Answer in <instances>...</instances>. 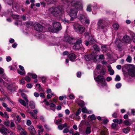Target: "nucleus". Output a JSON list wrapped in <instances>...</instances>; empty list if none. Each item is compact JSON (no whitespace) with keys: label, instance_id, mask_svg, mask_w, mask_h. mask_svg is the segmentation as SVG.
<instances>
[{"label":"nucleus","instance_id":"1","mask_svg":"<svg viewBox=\"0 0 135 135\" xmlns=\"http://www.w3.org/2000/svg\"><path fill=\"white\" fill-rule=\"evenodd\" d=\"M65 1V4L59 5L56 7H52L49 8L46 10V13L48 15H52L55 17H58L61 15L62 13L63 9L66 8V5H68L66 11L70 17V20L73 21L77 18V14L78 10L83 8L81 3L75 0H73L69 4L67 2V0H62Z\"/></svg>","mask_w":135,"mask_h":135},{"label":"nucleus","instance_id":"2","mask_svg":"<svg viewBox=\"0 0 135 135\" xmlns=\"http://www.w3.org/2000/svg\"><path fill=\"white\" fill-rule=\"evenodd\" d=\"M73 27L75 31L78 33L81 34L85 32V27L79 23H75Z\"/></svg>","mask_w":135,"mask_h":135},{"label":"nucleus","instance_id":"3","mask_svg":"<svg viewBox=\"0 0 135 135\" xmlns=\"http://www.w3.org/2000/svg\"><path fill=\"white\" fill-rule=\"evenodd\" d=\"M95 79L98 82L97 85L99 86H104L106 85V83L105 82V79L104 76L98 75Z\"/></svg>","mask_w":135,"mask_h":135},{"label":"nucleus","instance_id":"4","mask_svg":"<svg viewBox=\"0 0 135 135\" xmlns=\"http://www.w3.org/2000/svg\"><path fill=\"white\" fill-rule=\"evenodd\" d=\"M53 25L54 29H51L50 27L49 28V30L51 31L55 32V31H59L62 28L60 24L58 22L55 21L54 22Z\"/></svg>","mask_w":135,"mask_h":135},{"label":"nucleus","instance_id":"5","mask_svg":"<svg viewBox=\"0 0 135 135\" xmlns=\"http://www.w3.org/2000/svg\"><path fill=\"white\" fill-rule=\"evenodd\" d=\"M98 56L95 55L94 54L86 55L85 56V59L87 61H90L91 60H94L96 62L98 61L97 59Z\"/></svg>","mask_w":135,"mask_h":135},{"label":"nucleus","instance_id":"6","mask_svg":"<svg viewBox=\"0 0 135 135\" xmlns=\"http://www.w3.org/2000/svg\"><path fill=\"white\" fill-rule=\"evenodd\" d=\"M82 41L81 40H78L76 41V43L73 46V49L75 50H79L80 49L84 50V48L83 47L81 44Z\"/></svg>","mask_w":135,"mask_h":135},{"label":"nucleus","instance_id":"7","mask_svg":"<svg viewBox=\"0 0 135 135\" xmlns=\"http://www.w3.org/2000/svg\"><path fill=\"white\" fill-rule=\"evenodd\" d=\"M101 49L102 51L108 54H110L112 51L110 50V48L109 46L105 45H102L101 46Z\"/></svg>","mask_w":135,"mask_h":135},{"label":"nucleus","instance_id":"8","mask_svg":"<svg viewBox=\"0 0 135 135\" xmlns=\"http://www.w3.org/2000/svg\"><path fill=\"white\" fill-rule=\"evenodd\" d=\"M129 75L131 76H135V66L132 65L129 66V69L128 71Z\"/></svg>","mask_w":135,"mask_h":135},{"label":"nucleus","instance_id":"9","mask_svg":"<svg viewBox=\"0 0 135 135\" xmlns=\"http://www.w3.org/2000/svg\"><path fill=\"white\" fill-rule=\"evenodd\" d=\"M34 28L37 31L44 32L45 31L44 30V28L40 24L38 23H35L34 25Z\"/></svg>","mask_w":135,"mask_h":135},{"label":"nucleus","instance_id":"10","mask_svg":"<svg viewBox=\"0 0 135 135\" xmlns=\"http://www.w3.org/2000/svg\"><path fill=\"white\" fill-rule=\"evenodd\" d=\"M10 131L6 128L4 126L2 125L1 126V128H0V132L3 135H7V133H10Z\"/></svg>","mask_w":135,"mask_h":135},{"label":"nucleus","instance_id":"11","mask_svg":"<svg viewBox=\"0 0 135 135\" xmlns=\"http://www.w3.org/2000/svg\"><path fill=\"white\" fill-rule=\"evenodd\" d=\"M86 15L87 14L83 11H80L78 13L77 18L81 22L83 18H85V17Z\"/></svg>","mask_w":135,"mask_h":135},{"label":"nucleus","instance_id":"12","mask_svg":"<svg viewBox=\"0 0 135 135\" xmlns=\"http://www.w3.org/2000/svg\"><path fill=\"white\" fill-rule=\"evenodd\" d=\"M64 41L70 44H73L75 42V39L69 36L65 38Z\"/></svg>","mask_w":135,"mask_h":135},{"label":"nucleus","instance_id":"13","mask_svg":"<svg viewBox=\"0 0 135 135\" xmlns=\"http://www.w3.org/2000/svg\"><path fill=\"white\" fill-rule=\"evenodd\" d=\"M80 22L82 24L84 25L87 24L88 25L90 24V20L87 15Z\"/></svg>","mask_w":135,"mask_h":135},{"label":"nucleus","instance_id":"14","mask_svg":"<svg viewBox=\"0 0 135 135\" xmlns=\"http://www.w3.org/2000/svg\"><path fill=\"white\" fill-rule=\"evenodd\" d=\"M7 14H8L9 16L10 15L14 19H18L20 18V17L19 15L15 14H12V13L11 9L8 10L7 11Z\"/></svg>","mask_w":135,"mask_h":135},{"label":"nucleus","instance_id":"15","mask_svg":"<svg viewBox=\"0 0 135 135\" xmlns=\"http://www.w3.org/2000/svg\"><path fill=\"white\" fill-rule=\"evenodd\" d=\"M115 43L118 48L121 51L122 50L121 47L123 45L122 41L119 39H117L116 40Z\"/></svg>","mask_w":135,"mask_h":135},{"label":"nucleus","instance_id":"16","mask_svg":"<svg viewBox=\"0 0 135 135\" xmlns=\"http://www.w3.org/2000/svg\"><path fill=\"white\" fill-rule=\"evenodd\" d=\"M131 40L130 37L127 35L124 36L122 40L124 42L128 43Z\"/></svg>","mask_w":135,"mask_h":135},{"label":"nucleus","instance_id":"17","mask_svg":"<svg viewBox=\"0 0 135 135\" xmlns=\"http://www.w3.org/2000/svg\"><path fill=\"white\" fill-rule=\"evenodd\" d=\"M28 129L31 135H35L36 133V131L34 127L32 126L29 127L28 128Z\"/></svg>","mask_w":135,"mask_h":135},{"label":"nucleus","instance_id":"18","mask_svg":"<svg viewBox=\"0 0 135 135\" xmlns=\"http://www.w3.org/2000/svg\"><path fill=\"white\" fill-rule=\"evenodd\" d=\"M68 57L70 60L71 61H74L76 58L75 54L74 53H70L68 55Z\"/></svg>","mask_w":135,"mask_h":135},{"label":"nucleus","instance_id":"19","mask_svg":"<svg viewBox=\"0 0 135 135\" xmlns=\"http://www.w3.org/2000/svg\"><path fill=\"white\" fill-rule=\"evenodd\" d=\"M3 107L6 109V110L8 112H11L12 111L11 109L8 107L7 105L5 103L3 102L2 104Z\"/></svg>","mask_w":135,"mask_h":135},{"label":"nucleus","instance_id":"20","mask_svg":"<svg viewBox=\"0 0 135 135\" xmlns=\"http://www.w3.org/2000/svg\"><path fill=\"white\" fill-rule=\"evenodd\" d=\"M100 135H108V132L107 129L105 128L100 133Z\"/></svg>","mask_w":135,"mask_h":135},{"label":"nucleus","instance_id":"21","mask_svg":"<svg viewBox=\"0 0 135 135\" xmlns=\"http://www.w3.org/2000/svg\"><path fill=\"white\" fill-rule=\"evenodd\" d=\"M81 110L83 113H86L89 114L91 113V112L90 110L88 111L87 109L84 107H82Z\"/></svg>","mask_w":135,"mask_h":135},{"label":"nucleus","instance_id":"22","mask_svg":"<svg viewBox=\"0 0 135 135\" xmlns=\"http://www.w3.org/2000/svg\"><path fill=\"white\" fill-rule=\"evenodd\" d=\"M108 68V71L109 72L110 75H112L114 74V70L112 69V68L110 66H107Z\"/></svg>","mask_w":135,"mask_h":135},{"label":"nucleus","instance_id":"23","mask_svg":"<svg viewBox=\"0 0 135 135\" xmlns=\"http://www.w3.org/2000/svg\"><path fill=\"white\" fill-rule=\"evenodd\" d=\"M50 108L54 112H55V105L52 103H51L49 104Z\"/></svg>","mask_w":135,"mask_h":135},{"label":"nucleus","instance_id":"24","mask_svg":"<svg viewBox=\"0 0 135 135\" xmlns=\"http://www.w3.org/2000/svg\"><path fill=\"white\" fill-rule=\"evenodd\" d=\"M78 104L81 107H83V106L84 105V102L83 101L79 100L77 102Z\"/></svg>","mask_w":135,"mask_h":135},{"label":"nucleus","instance_id":"25","mask_svg":"<svg viewBox=\"0 0 135 135\" xmlns=\"http://www.w3.org/2000/svg\"><path fill=\"white\" fill-rule=\"evenodd\" d=\"M112 26L115 30H117L119 27V25L116 23L113 24L112 25Z\"/></svg>","mask_w":135,"mask_h":135},{"label":"nucleus","instance_id":"26","mask_svg":"<svg viewBox=\"0 0 135 135\" xmlns=\"http://www.w3.org/2000/svg\"><path fill=\"white\" fill-rule=\"evenodd\" d=\"M19 102L22 105L24 106H26V105L27 103L24 100H22L21 99H20L18 100ZM28 103H27V104Z\"/></svg>","mask_w":135,"mask_h":135},{"label":"nucleus","instance_id":"27","mask_svg":"<svg viewBox=\"0 0 135 135\" xmlns=\"http://www.w3.org/2000/svg\"><path fill=\"white\" fill-rule=\"evenodd\" d=\"M93 47L94 50L96 51H99L100 50V48L97 45L95 44L93 45Z\"/></svg>","mask_w":135,"mask_h":135},{"label":"nucleus","instance_id":"28","mask_svg":"<svg viewBox=\"0 0 135 135\" xmlns=\"http://www.w3.org/2000/svg\"><path fill=\"white\" fill-rule=\"evenodd\" d=\"M130 130V128L129 127L124 128L123 129V131L125 133H128Z\"/></svg>","mask_w":135,"mask_h":135},{"label":"nucleus","instance_id":"29","mask_svg":"<svg viewBox=\"0 0 135 135\" xmlns=\"http://www.w3.org/2000/svg\"><path fill=\"white\" fill-rule=\"evenodd\" d=\"M124 124L127 126H130L132 123V122H129L128 120H126L124 121Z\"/></svg>","mask_w":135,"mask_h":135},{"label":"nucleus","instance_id":"30","mask_svg":"<svg viewBox=\"0 0 135 135\" xmlns=\"http://www.w3.org/2000/svg\"><path fill=\"white\" fill-rule=\"evenodd\" d=\"M21 95L22 98L25 100V101L27 103H28V100L27 99L26 95L24 93H22Z\"/></svg>","mask_w":135,"mask_h":135},{"label":"nucleus","instance_id":"31","mask_svg":"<svg viewBox=\"0 0 135 135\" xmlns=\"http://www.w3.org/2000/svg\"><path fill=\"white\" fill-rule=\"evenodd\" d=\"M105 69L104 68H102V69L99 71L98 73L101 75H104L105 73Z\"/></svg>","mask_w":135,"mask_h":135},{"label":"nucleus","instance_id":"32","mask_svg":"<svg viewBox=\"0 0 135 135\" xmlns=\"http://www.w3.org/2000/svg\"><path fill=\"white\" fill-rule=\"evenodd\" d=\"M97 25H98V28L104 29L105 27V23H103L102 24H97Z\"/></svg>","mask_w":135,"mask_h":135},{"label":"nucleus","instance_id":"33","mask_svg":"<svg viewBox=\"0 0 135 135\" xmlns=\"http://www.w3.org/2000/svg\"><path fill=\"white\" fill-rule=\"evenodd\" d=\"M96 117L94 114H93L92 115H89L88 117V119H90L91 120H95L96 119Z\"/></svg>","mask_w":135,"mask_h":135},{"label":"nucleus","instance_id":"34","mask_svg":"<svg viewBox=\"0 0 135 135\" xmlns=\"http://www.w3.org/2000/svg\"><path fill=\"white\" fill-rule=\"evenodd\" d=\"M113 121L114 122L117 123L118 124H120L122 122V119H114L113 120Z\"/></svg>","mask_w":135,"mask_h":135},{"label":"nucleus","instance_id":"35","mask_svg":"<svg viewBox=\"0 0 135 135\" xmlns=\"http://www.w3.org/2000/svg\"><path fill=\"white\" fill-rule=\"evenodd\" d=\"M29 106L32 109H34L35 108V104L34 102L32 101L30 102Z\"/></svg>","mask_w":135,"mask_h":135},{"label":"nucleus","instance_id":"36","mask_svg":"<svg viewBox=\"0 0 135 135\" xmlns=\"http://www.w3.org/2000/svg\"><path fill=\"white\" fill-rule=\"evenodd\" d=\"M4 124L7 126H9L10 125V122L9 120L7 119H6V120L4 122Z\"/></svg>","mask_w":135,"mask_h":135},{"label":"nucleus","instance_id":"37","mask_svg":"<svg viewBox=\"0 0 135 135\" xmlns=\"http://www.w3.org/2000/svg\"><path fill=\"white\" fill-rule=\"evenodd\" d=\"M71 117L73 118H75L77 119H79L80 118V117L78 115H76L74 114H73L71 116Z\"/></svg>","mask_w":135,"mask_h":135},{"label":"nucleus","instance_id":"38","mask_svg":"<svg viewBox=\"0 0 135 135\" xmlns=\"http://www.w3.org/2000/svg\"><path fill=\"white\" fill-rule=\"evenodd\" d=\"M28 75L29 76H31L32 78L33 79L36 78L37 77V75L35 74L28 73Z\"/></svg>","mask_w":135,"mask_h":135},{"label":"nucleus","instance_id":"39","mask_svg":"<svg viewBox=\"0 0 135 135\" xmlns=\"http://www.w3.org/2000/svg\"><path fill=\"white\" fill-rule=\"evenodd\" d=\"M132 60V57L129 55H128L126 59V61L130 63L131 62Z\"/></svg>","mask_w":135,"mask_h":135},{"label":"nucleus","instance_id":"40","mask_svg":"<svg viewBox=\"0 0 135 135\" xmlns=\"http://www.w3.org/2000/svg\"><path fill=\"white\" fill-rule=\"evenodd\" d=\"M25 25H26L27 27H28L32 25V23L31 22H27L25 23Z\"/></svg>","mask_w":135,"mask_h":135},{"label":"nucleus","instance_id":"41","mask_svg":"<svg viewBox=\"0 0 135 135\" xmlns=\"http://www.w3.org/2000/svg\"><path fill=\"white\" fill-rule=\"evenodd\" d=\"M91 128L90 127H87L86 130V133L88 134H90L91 132Z\"/></svg>","mask_w":135,"mask_h":135},{"label":"nucleus","instance_id":"42","mask_svg":"<svg viewBox=\"0 0 135 135\" xmlns=\"http://www.w3.org/2000/svg\"><path fill=\"white\" fill-rule=\"evenodd\" d=\"M6 2L10 5H11L13 4V0H6Z\"/></svg>","mask_w":135,"mask_h":135},{"label":"nucleus","instance_id":"43","mask_svg":"<svg viewBox=\"0 0 135 135\" xmlns=\"http://www.w3.org/2000/svg\"><path fill=\"white\" fill-rule=\"evenodd\" d=\"M16 121L18 123L20 122H21V118L20 117V116L17 115L16 116Z\"/></svg>","mask_w":135,"mask_h":135},{"label":"nucleus","instance_id":"44","mask_svg":"<svg viewBox=\"0 0 135 135\" xmlns=\"http://www.w3.org/2000/svg\"><path fill=\"white\" fill-rule=\"evenodd\" d=\"M104 59V57L103 55L102 54H101L100 55L98 56V57H97V59H98V60L99 59V60H103Z\"/></svg>","mask_w":135,"mask_h":135},{"label":"nucleus","instance_id":"45","mask_svg":"<svg viewBox=\"0 0 135 135\" xmlns=\"http://www.w3.org/2000/svg\"><path fill=\"white\" fill-rule=\"evenodd\" d=\"M102 68H103V67H102L101 65H98L96 68L97 72H99V71L100 70L102 69Z\"/></svg>","mask_w":135,"mask_h":135},{"label":"nucleus","instance_id":"46","mask_svg":"<svg viewBox=\"0 0 135 135\" xmlns=\"http://www.w3.org/2000/svg\"><path fill=\"white\" fill-rule=\"evenodd\" d=\"M20 132H21V133L23 135H27V133L26 131L25 130L23 129Z\"/></svg>","mask_w":135,"mask_h":135},{"label":"nucleus","instance_id":"47","mask_svg":"<svg viewBox=\"0 0 135 135\" xmlns=\"http://www.w3.org/2000/svg\"><path fill=\"white\" fill-rule=\"evenodd\" d=\"M91 6L90 5H88L87 6V8H86V11L88 12H91Z\"/></svg>","mask_w":135,"mask_h":135},{"label":"nucleus","instance_id":"48","mask_svg":"<svg viewBox=\"0 0 135 135\" xmlns=\"http://www.w3.org/2000/svg\"><path fill=\"white\" fill-rule=\"evenodd\" d=\"M31 115L32 116L33 118L35 119H36L37 118V116L36 114H34L32 112H29Z\"/></svg>","mask_w":135,"mask_h":135},{"label":"nucleus","instance_id":"49","mask_svg":"<svg viewBox=\"0 0 135 135\" xmlns=\"http://www.w3.org/2000/svg\"><path fill=\"white\" fill-rule=\"evenodd\" d=\"M105 21L102 19H100L98 20L97 24L105 23Z\"/></svg>","mask_w":135,"mask_h":135},{"label":"nucleus","instance_id":"50","mask_svg":"<svg viewBox=\"0 0 135 135\" xmlns=\"http://www.w3.org/2000/svg\"><path fill=\"white\" fill-rule=\"evenodd\" d=\"M18 73V74L21 75H23L25 74V71H21L19 70H17Z\"/></svg>","mask_w":135,"mask_h":135},{"label":"nucleus","instance_id":"51","mask_svg":"<svg viewBox=\"0 0 135 135\" xmlns=\"http://www.w3.org/2000/svg\"><path fill=\"white\" fill-rule=\"evenodd\" d=\"M28 76H29L28 75V76H26L25 78V80L27 82H29L31 80L30 78Z\"/></svg>","mask_w":135,"mask_h":135},{"label":"nucleus","instance_id":"52","mask_svg":"<svg viewBox=\"0 0 135 135\" xmlns=\"http://www.w3.org/2000/svg\"><path fill=\"white\" fill-rule=\"evenodd\" d=\"M3 117L8 119L9 118V117L7 113L6 112H5L4 113V116Z\"/></svg>","mask_w":135,"mask_h":135},{"label":"nucleus","instance_id":"53","mask_svg":"<svg viewBox=\"0 0 135 135\" xmlns=\"http://www.w3.org/2000/svg\"><path fill=\"white\" fill-rule=\"evenodd\" d=\"M120 77L118 75L116 76V78L115 79V80L116 81H120Z\"/></svg>","mask_w":135,"mask_h":135},{"label":"nucleus","instance_id":"54","mask_svg":"<svg viewBox=\"0 0 135 135\" xmlns=\"http://www.w3.org/2000/svg\"><path fill=\"white\" fill-rule=\"evenodd\" d=\"M81 112V108H79L78 110L76 111L75 114H75L76 115H79Z\"/></svg>","mask_w":135,"mask_h":135},{"label":"nucleus","instance_id":"55","mask_svg":"<svg viewBox=\"0 0 135 135\" xmlns=\"http://www.w3.org/2000/svg\"><path fill=\"white\" fill-rule=\"evenodd\" d=\"M117 112H115L112 114V117L114 118H116L117 117Z\"/></svg>","mask_w":135,"mask_h":135},{"label":"nucleus","instance_id":"56","mask_svg":"<svg viewBox=\"0 0 135 135\" xmlns=\"http://www.w3.org/2000/svg\"><path fill=\"white\" fill-rule=\"evenodd\" d=\"M56 123L57 124H61V120L58 119L56 121Z\"/></svg>","mask_w":135,"mask_h":135},{"label":"nucleus","instance_id":"57","mask_svg":"<svg viewBox=\"0 0 135 135\" xmlns=\"http://www.w3.org/2000/svg\"><path fill=\"white\" fill-rule=\"evenodd\" d=\"M44 131V129H39L38 131V135H41L40 134V133L41 132L43 133Z\"/></svg>","mask_w":135,"mask_h":135},{"label":"nucleus","instance_id":"58","mask_svg":"<svg viewBox=\"0 0 135 135\" xmlns=\"http://www.w3.org/2000/svg\"><path fill=\"white\" fill-rule=\"evenodd\" d=\"M23 129L20 125H18L17 127V129L18 130L19 132H20Z\"/></svg>","mask_w":135,"mask_h":135},{"label":"nucleus","instance_id":"59","mask_svg":"<svg viewBox=\"0 0 135 135\" xmlns=\"http://www.w3.org/2000/svg\"><path fill=\"white\" fill-rule=\"evenodd\" d=\"M68 128H66L65 129H64L63 131V132L64 133H67L69 131L68 128L69 127H68Z\"/></svg>","mask_w":135,"mask_h":135},{"label":"nucleus","instance_id":"60","mask_svg":"<svg viewBox=\"0 0 135 135\" xmlns=\"http://www.w3.org/2000/svg\"><path fill=\"white\" fill-rule=\"evenodd\" d=\"M46 79V78L45 76H43L42 78V80L43 83H44L45 82Z\"/></svg>","mask_w":135,"mask_h":135},{"label":"nucleus","instance_id":"61","mask_svg":"<svg viewBox=\"0 0 135 135\" xmlns=\"http://www.w3.org/2000/svg\"><path fill=\"white\" fill-rule=\"evenodd\" d=\"M89 40L91 43H93L94 42V39L91 37H89Z\"/></svg>","mask_w":135,"mask_h":135},{"label":"nucleus","instance_id":"62","mask_svg":"<svg viewBox=\"0 0 135 135\" xmlns=\"http://www.w3.org/2000/svg\"><path fill=\"white\" fill-rule=\"evenodd\" d=\"M103 122L104 124H106L108 122V121L107 119H102Z\"/></svg>","mask_w":135,"mask_h":135},{"label":"nucleus","instance_id":"63","mask_svg":"<svg viewBox=\"0 0 135 135\" xmlns=\"http://www.w3.org/2000/svg\"><path fill=\"white\" fill-rule=\"evenodd\" d=\"M116 87L117 88H120L121 86V84L120 83H118L116 84L115 85Z\"/></svg>","mask_w":135,"mask_h":135},{"label":"nucleus","instance_id":"64","mask_svg":"<svg viewBox=\"0 0 135 135\" xmlns=\"http://www.w3.org/2000/svg\"><path fill=\"white\" fill-rule=\"evenodd\" d=\"M31 121L29 120H27V125L28 126H30L31 124Z\"/></svg>","mask_w":135,"mask_h":135}]
</instances>
